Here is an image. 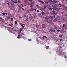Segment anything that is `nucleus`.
Returning <instances> with one entry per match:
<instances>
[{
  "label": "nucleus",
  "instance_id": "40",
  "mask_svg": "<svg viewBox=\"0 0 67 67\" xmlns=\"http://www.w3.org/2000/svg\"><path fill=\"white\" fill-rule=\"evenodd\" d=\"M62 39H60V42H62Z\"/></svg>",
  "mask_w": 67,
  "mask_h": 67
},
{
  "label": "nucleus",
  "instance_id": "61",
  "mask_svg": "<svg viewBox=\"0 0 67 67\" xmlns=\"http://www.w3.org/2000/svg\"><path fill=\"white\" fill-rule=\"evenodd\" d=\"M21 26H23V25H21Z\"/></svg>",
  "mask_w": 67,
  "mask_h": 67
},
{
  "label": "nucleus",
  "instance_id": "17",
  "mask_svg": "<svg viewBox=\"0 0 67 67\" xmlns=\"http://www.w3.org/2000/svg\"><path fill=\"white\" fill-rule=\"evenodd\" d=\"M59 37H63V36L62 35H59Z\"/></svg>",
  "mask_w": 67,
  "mask_h": 67
},
{
  "label": "nucleus",
  "instance_id": "22",
  "mask_svg": "<svg viewBox=\"0 0 67 67\" xmlns=\"http://www.w3.org/2000/svg\"><path fill=\"white\" fill-rule=\"evenodd\" d=\"M39 25H36V27L37 28H39Z\"/></svg>",
  "mask_w": 67,
  "mask_h": 67
},
{
  "label": "nucleus",
  "instance_id": "13",
  "mask_svg": "<svg viewBox=\"0 0 67 67\" xmlns=\"http://www.w3.org/2000/svg\"><path fill=\"white\" fill-rule=\"evenodd\" d=\"M20 4V5H21V7H22V8L24 7V6H23V5L22 4Z\"/></svg>",
  "mask_w": 67,
  "mask_h": 67
},
{
  "label": "nucleus",
  "instance_id": "60",
  "mask_svg": "<svg viewBox=\"0 0 67 67\" xmlns=\"http://www.w3.org/2000/svg\"><path fill=\"white\" fill-rule=\"evenodd\" d=\"M5 14H6V15H7V13H5Z\"/></svg>",
  "mask_w": 67,
  "mask_h": 67
},
{
  "label": "nucleus",
  "instance_id": "50",
  "mask_svg": "<svg viewBox=\"0 0 67 67\" xmlns=\"http://www.w3.org/2000/svg\"><path fill=\"white\" fill-rule=\"evenodd\" d=\"M3 15H5V13H3Z\"/></svg>",
  "mask_w": 67,
  "mask_h": 67
},
{
  "label": "nucleus",
  "instance_id": "42",
  "mask_svg": "<svg viewBox=\"0 0 67 67\" xmlns=\"http://www.w3.org/2000/svg\"><path fill=\"white\" fill-rule=\"evenodd\" d=\"M52 12H53V13H55V12H54V10H53V11H52Z\"/></svg>",
  "mask_w": 67,
  "mask_h": 67
},
{
  "label": "nucleus",
  "instance_id": "2",
  "mask_svg": "<svg viewBox=\"0 0 67 67\" xmlns=\"http://www.w3.org/2000/svg\"><path fill=\"white\" fill-rule=\"evenodd\" d=\"M45 24H42V28H45Z\"/></svg>",
  "mask_w": 67,
  "mask_h": 67
},
{
  "label": "nucleus",
  "instance_id": "58",
  "mask_svg": "<svg viewBox=\"0 0 67 67\" xmlns=\"http://www.w3.org/2000/svg\"><path fill=\"white\" fill-rule=\"evenodd\" d=\"M24 6H25V7L26 6V5H24Z\"/></svg>",
  "mask_w": 67,
  "mask_h": 67
},
{
  "label": "nucleus",
  "instance_id": "47",
  "mask_svg": "<svg viewBox=\"0 0 67 67\" xmlns=\"http://www.w3.org/2000/svg\"><path fill=\"white\" fill-rule=\"evenodd\" d=\"M28 0H25V2H27V1H28Z\"/></svg>",
  "mask_w": 67,
  "mask_h": 67
},
{
  "label": "nucleus",
  "instance_id": "29",
  "mask_svg": "<svg viewBox=\"0 0 67 67\" xmlns=\"http://www.w3.org/2000/svg\"><path fill=\"white\" fill-rule=\"evenodd\" d=\"M21 8V9L22 10H24V8H22V7H21V8Z\"/></svg>",
  "mask_w": 67,
  "mask_h": 67
},
{
  "label": "nucleus",
  "instance_id": "44",
  "mask_svg": "<svg viewBox=\"0 0 67 67\" xmlns=\"http://www.w3.org/2000/svg\"><path fill=\"white\" fill-rule=\"evenodd\" d=\"M38 0V1H39L40 2H41V1H40V0Z\"/></svg>",
  "mask_w": 67,
  "mask_h": 67
},
{
  "label": "nucleus",
  "instance_id": "30",
  "mask_svg": "<svg viewBox=\"0 0 67 67\" xmlns=\"http://www.w3.org/2000/svg\"><path fill=\"white\" fill-rule=\"evenodd\" d=\"M13 0H11V1L12 2H13V3H14V1H13Z\"/></svg>",
  "mask_w": 67,
  "mask_h": 67
},
{
  "label": "nucleus",
  "instance_id": "38",
  "mask_svg": "<svg viewBox=\"0 0 67 67\" xmlns=\"http://www.w3.org/2000/svg\"><path fill=\"white\" fill-rule=\"evenodd\" d=\"M57 32H59V31H60V30H57Z\"/></svg>",
  "mask_w": 67,
  "mask_h": 67
},
{
  "label": "nucleus",
  "instance_id": "16",
  "mask_svg": "<svg viewBox=\"0 0 67 67\" xmlns=\"http://www.w3.org/2000/svg\"><path fill=\"white\" fill-rule=\"evenodd\" d=\"M49 18H51V19H53L54 18H53V17H52V16H50Z\"/></svg>",
  "mask_w": 67,
  "mask_h": 67
},
{
  "label": "nucleus",
  "instance_id": "48",
  "mask_svg": "<svg viewBox=\"0 0 67 67\" xmlns=\"http://www.w3.org/2000/svg\"><path fill=\"white\" fill-rule=\"evenodd\" d=\"M18 3H20V1L19 0L18 2Z\"/></svg>",
  "mask_w": 67,
  "mask_h": 67
},
{
  "label": "nucleus",
  "instance_id": "6",
  "mask_svg": "<svg viewBox=\"0 0 67 67\" xmlns=\"http://www.w3.org/2000/svg\"><path fill=\"white\" fill-rule=\"evenodd\" d=\"M48 31L50 33H52V29L49 30Z\"/></svg>",
  "mask_w": 67,
  "mask_h": 67
},
{
  "label": "nucleus",
  "instance_id": "33",
  "mask_svg": "<svg viewBox=\"0 0 67 67\" xmlns=\"http://www.w3.org/2000/svg\"><path fill=\"white\" fill-rule=\"evenodd\" d=\"M22 30L23 29H22L21 28V29H20V31H22Z\"/></svg>",
  "mask_w": 67,
  "mask_h": 67
},
{
  "label": "nucleus",
  "instance_id": "56",
  "mask_svg": "<svg viewBox=\"0 0 67 67\" xmlns=\"http://www.w3.org/2000/svg\"><path fill=\"white\" fill-rule=\"evenodd\" d=\"M20 33H21V34H22V32H21V31H20Z\"/></svg>",
  "mask_w": 67,
  "mask_h": 67
},
{
  "label": "nucleus",
  "instance_id": "64",
  "mask_svg": "<svg viewBox=\"0 0 67 67\" xmlns=\"http://www.w3.org/2000/svg\"><path fill=\"white\" fill-rule=\"evenodd\" d=\"M66 42H67V40H66Z\"/></svg>",
  "mask_w": 67,
  "mask_h": 67
},
{
  "label": "nucleus",
  "instance_id": "32",
  "mask_svg": "<svg viewBox=\"0 0 67 67\" xmlns=\"http://www.w3.org/2000/svg\"><path fill=\"white\" fill-rule=\"evenodd\" d=\"M49 9H50V10H51L52 11V10H53V9H52V8H49Z\"/></svg>",
  "mask_w": 67,
  "mask_h": 67
},
{
  "label": "nucleus",
  "instance_id": "53",
  "mask_svg": "<svg viewBox=\"0 0 67 67\" xmlns=\"http://www.w3.org/2000/svg\"><path fill=\"white\" fill-rule=\"evenodd\" d=\"M49 1L51 2H52V1H52V0H49Z\"/></svg>",
  "mask_w": 67,
  "mask_h": 67
},
{
  "label": "nucleus",
  "instance_id": "41",
  "mask_svg": "<svg viewBox=\"0 0 67 67\" xmlns=\"http://www.w3.org/2000/svg\"><path fill=\"white\" fill-rule=\"evenodd\" d=\"M19 24H20V25H22V24L21 23H20Z\"/></svg>",
  "mask_w": 67,
  "mask_h": 67
},
{
  "label": "nucleus",
  "instance_id": "39",
  "mask_svg": "<svg viewBox=\"0 0 67 67\" xmlns=\"http://www.w3.org/2000/svg\"><path fill=\"white\" fill-rule=\"evenodd\" d=\"M15 24H17V22L16 21H15Z\"/></svg>",
  "mask_w": 67,
  "mask_h": 67
},
{
  "label": "nucleus",
  "instance_id": "52",
  "mask_svg": "<svg viewBox=\"0 0 67 67\" xmlns=\"http://www.w3.org/2000/svg\"><path fill=\"white\" fill-rule=\"evenodd\" d=\"M10 29L11 30H13V28H10Z\"/></svg>",
  "mask_w": 67,
  "mask_h": 67
},
{
  "label": "nucleus",
  "instance_id": "18",
  "mask_svg": "<svg viewBox=\"0 0 67 67\" xmlns=\"http://www.w3.org/2000/svg\"><path fill=\"white\" fill-rule=\"evenodd\" d=\"M41 2L42 3V4H44V2L43 1H41Z\"/></svg>",
  "mask_w": 67,
  "mask_h": 67
},
{
  "label": "nucleus",
  "instance_id": "25",
  "mask_svg": "<svg viewBox=\"0 0 67 67\" xmlns=\"http://www.w3.org/2000/svg\"><path fill=\"white\" fill-rule=\"evenodd\" d=\"M59 7H62V5L61 4L59 3Z\"/></svg>",
  "mask_w": 67,
  "mask_h": 67
},
{
  "label": "nucleus",
  "instance_id": "24",
  "mask_svg": "<svg viewBox=\"0 0 67 67\" xmlns=\"http://www.w3.org/2000/svg\"><path fill=\"white\" fill-rule=\"evenodd\" d=\"M55 10H58V8H55Z\"/></svg>",
  "mask_w": 67,
  "mask_h": 67
},
{
  "label": "nucleus",
  "instance_id": "45",
  "mask_svg": "<svg viewBox=\"0 0 67 67\" xmlns=\"http://www.w3.org/2000/svg\"><path fill=\"white\" fill-rule=\"evenodd\" d=\"M34 10H35V12H36V9H34Z\"/></svg>",
  "mask_w": 67,
  "mask_h": 67
},
{
  "label": "nucleus",
  "instance_id": "46",
  "mask_svg": "<svg viewBox=\"0 0 67 67\" xmlns=\"http://www.w3.org/2000/svg\"><path fill=\"white\" fill-rule=\"evenodd\" d=\"M19 35H20V36H22V35H21L20 34H19Z\"/></svg>",
  "mask_w": 67,
  "mask_h": 67
},
{
  "label": "nucleus",
  "instance_id": "9",
  "mask_svg": "<svg viewBox=\"0 0 67 67\" xmlns=\"http://www.w3.org/2000/svg\"><path fill=\"white\" fill-rule=\"evenodd\" d=\"M52 1L53 2H55V3H56L57 2V0L56 1L53 0Z\"/></svg>",
  "mask_w": 67,
  "mask_h": 67
},
{
  "label": "nucleus",
  "instance_id": "28",
  "mask_svg": "<svg viewBox=\"0 0 67 67\" xmlns=\"http://www.w3.org/2000/svg\"><path fill=\"white\" fill-rule=\"evenodd\" d=\"M28 41H32V40L30 39H29Z\"/></svg>",
  "mask_w": 67,
  "mask_h": 67
},
{
  "label": "nucleus",
  "instance_id": "10",
  "mask_svg": "<svg viewBox=\"0 0 67 67\" xmlns=\"http://www.w3.org/2000/svg\"><path fill=\"white\" fill-rule=\"evenodd\" d=\"M46 13H47L48 14H49V13L47 12V11H46L44 13V14H46Z\"/></svg>",
  "mask_w": 67,
  "mask_h": 67
},
{
  "label": "nucleus",
  "instance_id": "55",
  "mask_svg": "<svg viewBox=\"0 0 67 67\" xmlns=\"http://www.w3.org/2000/svg\"><path fill=\"white\" fill-rule=\"evenodd\" d=\"M36 7H37V8H38V5H36Z\"/></svg>",
  "mask_w": 67,
  "mask_h": 67
},
{
  "label": "nucleus",
  "instance_id": "23",
  "mask_svg": "<svg viewBox=\"0 0 67 67\" xmlns=\"http://www.w3.org/2000/svg\"><path fill=\"white\" fill-rule=\"evenodd\" d=\"M42 36L43 37H44L46 38H47V37L46 36Z\"/></svg>",
  "mask_w": 67,
  "mask_h": 67
},
{
  "label": "nucleus",
  "instance_id": "54",
  "mask_svg": "<svg viewBox=\"0 0 67 67\" xmlns=\"http://www.w3.org/2000/svg\"><path fill=\"white\" fill-rule=\"evenodd\" d=\"M55 13H54V17H55Z\"/></svg>",
  "mask_w": 67,
  "mask_h": 67
},
{
  "label": "nucleus",
  "instance_id": "5",
  "mask_svg": "<svg viewBox=\"0 0 67 67\" xmlns=\"http://www.w3.org/2000/svg\"><path fill=\"white\" fill-rule=\"evenodd\" d=\"M11 5L12 7H15V5L13 4H11Z\"/></svg>",
  "mask_w": 67,
  "mask_h": 67
},
{
  "label": "nucleus",
  "instance_id": "49",
  "mask_svg": "<svg viewBox=\"0 0 67 67\" xmlns=\"http://www.w3.org/2000/svg\"><path fill=\"white\" fill-rule=\"evenodd\" d=\"M37 12H39V10H37Z\"/></svg>",
  "mask_w": 67,
  "mask_h": 67
},
{
  "label": "nucleus",
  "instance_id": "21",
  "mask_svg": "<svg viewBox=\"0 0 67 67\" xmlns=\"http://www.w3.org/2000/svg\"><path fill=\"white\" fill-rule=\"evenodd\" d=\"M10 19L11 21H13V18H11Z\"/></svg>",
  "mask_w": 67,
  "mask_h": 67
},
{
  "label": "nucleus",
  "instance_id": "26",
  "mask_svg": "<svg viewBox=\"0 0 67 67\" xmlns=\"http://www.w3.org/2000/svg\"><path fill=\"white\" fill-rule=\"evenodd\" d=\"M9 25L10 26H11V27H13V25H11L10 24H9Z\"/></svg>",
  "mask_w": 67,
  "mask_h": 67
},
{
  "label": "nucleus",
  "instance_id": "35",
  "mask_svg": "<svg viewBox=\"0 0 67 67\" xmlns=\"http://www.w3.org/2000/svg\"><path fill=\"white\" fill-rule=\"evenodd\" d=\"M42 14H43L44 13V12L43 11H42Z\"/></svg>",
  "mask_w": 67,
  "mask_h": 67
},
{
  "label": "nucleus",
  "instance_id": "14",
  "mask_svg": "<svg viewBox=\"0 0 67 67\" xmlns=\"http://www.w3.org/2000/svg\"><path fill=\"white\" fill-rule=\"evenodd\" d=\"M21 38H23L24 39V38H25V37H24L22 36V35H21V36H20Z\"/></svg>",
  "mask_w": 67,
  "mask_h": 67
},
{
  "label": "nucleus",
  "instance_id": "15",
  "mask_svg": "<svg viewBox=\"0 0 67 67\" xmlns=\"http://www.w3.org/2000/svg\"><path fill=\"white\" fill-rule=\"evenodd\" d=\"M13 31H16V29H15V28H14L13 29Z\"/></svg>",
  "mask_w": 67,
  "mask_h": 67
},
{
  "label": "nucleus",
  "instance_id": "19",
  "mask_svg": "<svg viewBox=\"0 0 67 67\" xmlns=\"http://www.w3.org/2000/svg\"><path fill=\"white\" fill-rule=\"evenodd\" d=\"M45 19L46 20H48L49 19L47 17H46Z\"/></svg>",
  "mask_w": 67,
  "mask_h": 67
},
{
  "label": "nucleus",
  "instance_id": "1",
  "mask_svg": "<svg viewBox=\"0 0 67 67\" xmlns=\"http://www.w3.org/2000/svg\"><path fill=\"white\" fill-rule=\"evenodd\" d=\"M64 54H65V53H64V52H63V51H61V52H60L59 53H58L59 56H60V55H64Z\"/></svg>",
  "mask_w": 67,
  "mask_h": 67
},
{
  "label": "nucleus",
  "instance_id": "31",
  "mask_svg": "<svg viewBox=\"0 0 67 67\" xmlns=\"http://www.w3.org/2000/svg\"><path fill=\"white\" fill-rule=\"evenodd\" d=\"M8 19H10V16H8Z\"/></svg>",
  "mask_w": 67,
  "mask_h": 67
},
{
  "label": "nucleus",
  "instance_id": "37",
  "mask_svg": "<svg viewBox=\"0 0 67 67\" xmlns=\"http://www.w3.org/2000/svg\"><path fill=\"white\" fill-rule=\"evenodd\" d=\"M65 26V24H63V26H62V27H64V26Z\"/></svg>",
  "mask_w": 67,
  "mask_h": 67
},
{
  "label": "nucleus",
  "instance_id": "8",
  "mask_svg": "<svg viewBox=\"0 0 67 67\" xmlns=\"http://www.w3.org/2000/svg\"><path fill=\"white\" fill-rule=\"evenodd\" d=\"M18 38H21V36L20 35H18V36L17 37Z\"/></svg>",
  "mask_w": 67,
  "mask_h": 67
},
{
  "label": "nucleus",
  "instance_id": "57",
  "mask_svg": "<svg viewBox=\"0 0 67 67\" xmlns=\"http://www.w3.org/2000/svg\"><path fill=\"white\" fill-rule=\"evenodd\" d=\"M65 57V58H67V57Z\"/></svg>",
  "mask_w": 67,
  "mask_h": 67
},
{
  "label": "nucleus",
  "instance_id": "3",
  "mask_svg": "<svg viewBox=\"0 0 67 67\" xmlns=\"http://www.w3.org/2000/svg\"><path fill=\"white\" fill-rule=\"evenodd\" d=\"M50 21L51 20H49V19L46 20V21L47 22H48L49 23Z\"/></svg>",
  "mask_w": 67,
  "mask_h": 67
},
{
  "label": "nucleus",
  "instance_id": "34",
  "mask_svg": "<svg viewBox=\"0 0 67 67\" xmlns=\"http://www.w3.org/2000/svg\"><path fill=\"white\" fill-rule=\"evenodd\" d=\"M0 19H1V20H2V17H0Z\"/></svg>",
  "mask_w": 67,
  "mask_h": 67
},
{
  "label": "nucleus",
  "instance_id": "11",
  "mask_svg": "<svg viewBox=\"0 0 67 67\" xmlns=\"http://www.w3.org/2000/svg\"><path fill=\"white\" fill-rule=\"evenodd\" d=\"M46 48L47 49H48V48H49V46H46Z\"/></svg>",
  "mask_w": 67,
  "mask_h": 67
},
{
  "label": "nucleus",
  "instance_id": "62",
  "mask_svg": "<svg viewBox=\"0 0 67 67\" xmlns=\"http://www.w3.org/2000/svg\"><path fill=\"white\" fill-rule=\"evenodd\" d=\"M22 27H23V28H24V26H22Z\"/></svg>",
  "mask_w": 67,
  "mask_h": 67
},
{
  "label": "nucleus",
  "instance_id": "43",
  "mask_svg": "<svg viewBox=\"0 0 67 67\" xmlns=\"http://www.w3.org/2000/svg\"><path fill=\"white\" fill-rule=\"evenodd\" d=\"M19 18H20V19H21V16H19Z\"/></svg>",
  "mask_w": 67,
  "mask_h": 67
},
{
  "label": "nucleus",
  "instance_id": "7",
  "mask_svg": "<svg viewBox=\"0 0 67 67\" xmlns=\"http://www.w3.org/2000/svg\"><path fill=\"white\" fill-rule=\"evenodd\" d=\"M57 21V20H56V19H55L53 20V22H56Z\"/></svg>",
  "mask_w": 67,
  "mask_h": 67
},
{
  "label": "nucleus",
  "instance_id": "12",
  "mask_svg": "<svg viewBox=\"0 0 67 67\" xmlns=\"http://www.w3.org/2000/svg\"><path fill=\"white\" fill-rule=\"evenodd\" d=\"M18 7H19V8H22V7L21 6H20V5H18Z\"/></svg>",
  "mask_w": 67,
  "mask_h": 67
},
{
  "label": "nucleus",
  "instance_id": "27",
  "mask_svg": "<svg viewBox=\"0 0 67 67\" xmlns=\"http://www.w3.org/2000/svg\"><path fill=\"white\" fill-rule=\"evenodd\" d=\"M28 0L29 1H30L31 2V3H32V1L31 0Z\"/></svg>",
  "mask_w": 67,
  "mask_h": 67
},
{
  "label": "nucleus",
  "instance_id": "20",
  "mask_svg": "<svg viewBox=\"0 0 67 67\" xmlns=\"http://www.w3.org/2000/svg\"><path fill=\"white\" fill-rule=\"evenodd\" d=\"M47 7V6H45L44 8L43 7L42 8H43V9H46Z\"/></svg>",
  "mask_w": 67,
  "mask_h": 67
},
{
  "label": "nucleus",
  "instance_id": "63",
  "mask_svg": "<svg viewBox=\"0 0 67 67\" xmlns=\"http://www.w3.org/2000/svg\"><path fill=\"white\" fill-rule=\"evenodd\" d=\"M66 9H67V8L66 7Z\"/></svg>",
  "mask_w": 67,
  "mask_h": 67
},
{
  "label": "nucleus",
  "instance_id": "4",
  "mask_svg": "<svg viewBox=\"0 0 67 67\" xmlns=\"http://www.w3.org/2000/svg\"><path fill=\"white\" fill-rule=\"evenodd\" d=\"M14 3H18V2L17 1L15 0L14 1Z\"/></svg>",
  "mask_w": 67,
  "mask_h": 67
},
{
  "label": "nucleus",
  "instance_id": "36",
  "mask_svg": "<svg viewBox=\"0 0 67 67\" xmlns=\"http://www.w3.org/2000/svg\"><path fill=\"white\" fill-rule=\"evenodd\" d=\"M55 30H52V32H55Z\"/></svg>",
  "mask_w": 67,
  "mask_h": 67
},
{
  "label": "nucleus",
  "instance_id": "59",
  "mask_svg": "<svg viewBox=\"0 0 67 67\" xmlns=\"http://www.w3.org/2000/svg\"><path fill=\"white\" fill-rule=\"evenodd\" d=\"M22 34L23 35H24V34L23 33H22Z\"/></svg>",
  "mask_w": 67,
  "mask_h": 67
},
{
  "label": "nucleus",
  "instance_id": "51",
  "mask_svg": "<svg viewBox=\"0 0 67 67\" xmlns=\"http://www.w3.org/2000/svg\"><path fill=\"white\" fill-rule=\"evenodd\" d=\"M7 4H8V5H9V4H10L9 3H7Z\"/></svg>",
  "mask_w": 67,
  "mask_h": 67
}]
</instances>
